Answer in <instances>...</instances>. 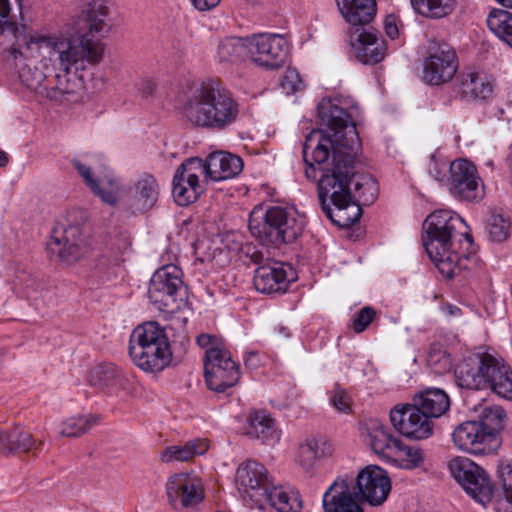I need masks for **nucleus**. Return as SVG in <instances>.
Here are the masks:
<instances>
[{
	"mask_svg": "<svg viewBox=\"0 0 512 512\" xmlns=\"http://www.w3.org/2000/svg\"><path fill=\"white\" fill-rule=\"evenodd\" d=\"M318 116L331 131H311L303 143L305 176L317 182L318 197L324 214L339 227H349L362 214L360 203L375 201L378 186L372 176L356 170L361 141L351 116L330 100L317 106Z\"/></svg>",
	"mask_w": 512,
	"mask_h": 512,
	"instance_id": "nucleus-1",
	"label": "nucleus"
},
{
	"mask_svg": "<svg viewBox=\"0 0 512 512\" xmlns=\"http://www.w3.org/2000/svg\"><path fill=\"white\" fill-rule=\"evenodd\" d=\"M90 9L84 18V25L78 30V37L71 39L60 36L31 37L26 49H44L55 70L59 72L84 71L97 66L103 59L104 48L96 35L107 31L105 17L108 7L96 2L89 4Z\"/></svg>",
	"mask_w": 512,
	"mask_h": 512,
	"instance_id": "nucleus-2",
	"label": "nucleus"
},
{
	"mask_svg": "<svg viewBox=\"0 0 512 512\" xmlns=\"http://www.w3.org/2000/svg\"><path fill=\"white\" fill-rule=\"evenodd\" d=\"M181 114L193 126L223 131L237 121L239 104L221 82L209 79L191 88Z\"/></svg>",
	"mask_w": 512,
	"mask_h": 512,
	"instance_id": "nucleus-3",
	"label": "nucleus"
},
{
	"mask_svg": "<svg viewBox=\"0 0 512 512\" xmlns=\"http://www.w3.org/2000/svg\"><path fill=\"white\" fill-rule=\"evenodd\" d=\"M463 219L450 210H436L423 222L422 242L431 261L446 278L459 274L468 260L454 249V238Z\"/></svg>",
	"mask_w": 512,
	"mask_h": 512,
	"instance_id": "nucleus-4",
	"label": "nucleus"
},
{
	"mask_svg": "<svg viewBox=\"0 0 512 512\" xmlns=\"http://www.w3.org/2000/svg\"><path fill=\"white\" fill-rule=\"evenodd\" d=\"M459 387L479 390L490 388L505 399L512 400V370L489 353H476L464 358L455 368Z\"/></svg>",
	"mask_w": 512,
	"mask_h": 512,
	"instance_id": "nucleus-5",
	"label": "nucleus"
},
{
	"mask_svg": "<svg viewBox=\"0 0 512 512\" xmlns=\"http://www.w3.org/2000/svg\"><path fill=\"white\" fill-rule=\"evenodd\" d=\"M249 230L262 244L280 246L293 242L303 230L296 212L282 206H256L250 213Z\"/></svg>",
	"mask_w": 512,
	"mask_h": 512,
	"instance_id": "nucleus-6",
	"label": "nucleus"
},
{
	"mask_svg": "<svg viewBox=\"0 0 512 512\" xmlns=\"http://www.w3.org/2000/svg\"><path fill=\"white\" fill-rule=\"evenodd\" d=\"M129 355L133 363L145 372H159L172 359L165 329L157 322L137 326L129 340Z\"/></svg>",
	"mask_w": 512,
	"mask_h": 512,
	"instance_id": "nucleus-7",
	"label": "nucleus"
},
{
	"mask_svg": "<svg viewBox=\"0 0 512 512\" xmlns=\"http://www.w3.org/2000/svg\"><path fill=\"white\" fill-rule=\"evenodd\" d=\"M422 80L431 86L449 83L456 75L459 61L455 49L446 42H430L422 63Z\"/></svg>",
	"mask_w": 512,
	"mask_h": 512,
	"instance_id": "nucleus-8",
	"label": "nucleus"
},
{
	"mask_svg": "<svg viewBox=\"0 0 512 512\" xmlns=\"http://www.w3.org/2000/svg\"><path fill=\"white\" fill-rule=\"evenodd\" d=\"M182 278V270L174 264H168L157 269L151 277L148 288V296L151 302L163 311H172L178 308L177 300L182 297L184 292Z\"/></svg>",
	"mask_w": 512,
	"mask_h": 512,
	"instance_id": "nucleus-9",
	"label": "nucleus"
},
{
	"mask_svg": "<svg viewBox=\"0 0 512 512\" xmlns=\"http://www.w3.org/2000/svg\"><path fill=\"white\" fill-rule=\"evenodd\" d=\"M455 480L475 501L485 505L492 500L493 486L486 471L467 457H456L449 463Z\"/></svg>",
	"mask_w": 512,
	"mask_h": 512,
	"instance_id": "nucleus-10",
	"label": "nucleus"
},
{
	"mask_svg": "<svg viewBox=\"0 0 512 512\" xmlns=\"http://www.w3.org/2000/svg\"><path fill=\"white\" fill-rule=\"evenodd\" d=\"M208 179L207 157L205 160L191 157L184 161L176 170L173 177V197L180 206H187L197 200L203 191L199 177Z\"/></svg>",
	"mask_w": 512,
	"mask_h": 512,
	"instance_id": "nucleus-11",
	"label": "nucleus"
},
{
	"mask_svg": "<svg viewBox=\"0 0 512 512\" xmlns=\"http://www.w3.org/2000/svg\"><path fill=\"white\" fill-rule=\"evenodd\" d=\"M449 172L448 187L454 198L473 203L484 198V183L472 162L466 159L455 160L450 163Z\"/></svg>",
	"mask_w": 512,
	"mask_h": 512,
	"instance_id": "nucleus-12",
	"label": "nucleus"
},
{
	"mask_svg": "<svg viewBox=\"0 0 512 512\" xmlns=\"http://www.w3.org/2000/svg\"><path fill=\"white\" fill-rule=\"evenodd\" d=\"M204 376L210 390L224 393L239 382V365L229 350L212 349L204 357Z\"/></svg>",
	"mask_w": 512,
	"mask_h": 512,
	"instance_id": "nucleus-13",
	"label": "nucleus"
},
{
	"mask_svg": "<svg viewBox=\"0 0 512 512\" xmlns=\"http://www.w3.org/2000/svg\"><path fill=\"white\" fill-rule=\"evenodd\" d=\"M353 481L352 492L359 501L370 506L382 505L391 491V480L387 471L377 465L364 467Z\"/></svg>",
	"mask_w": 512,
	"mask_h": 512,
	"instance_id": "nucleus-14",
	"label": "nucleus"
},
{
	"mask_svg": "<svg viewBox=\"0 0 512 512\" xmlns=\"http://www.w3.org/2000/svg\"><path fill=\"white\" fill-rule=\"evenodd\" d=\"M251 60L266 69L281 67L287 55V42L279 34L263 33L248 38Z\"/></svg>",
	"mask_w": 512,
	"mask_h": 512,
	"instance_id": "nucleus-15",
	"label": "nucleus"
},
{
	"mask_svg": "<svg viewBox=\"0 0 512 512\" xmlns=\"http://www.w3.org/2000/svg\"><path fill=\"white\" fill-rule=\"evenodd\" d=\"M166 495L174 509H194L204 499L200 479L188 473H176L166 482Z\"/></svg>",
	"mask_w": 512,
	"mask_h": 512,
	"instance_id": "nucleus-16",
	"label": "nucleus"
},
{
	"mask_svg": "<svg viewBox=\"0 0 512 512\" xmlns=\"http://www.w3.org/2000/svg\"><path fill=\"white\" fill-rule=\"evenodd\" d=\"M40 49H26V43L19 48L12 47L5 55L6 64L17 74L20 84L27 90L37 92L42 88L45 74L37 68L34 53Z\"/></svg>",
	"mask_w": 512,
	"mask_h": 512,
	"instance_id": "nucleus-17",
	"label": "nucleus"
},
{
	"mask_svg": "<svg viewBox=\"0 0 512 512\" xmlns=\"http://www.w3.org/2000/svg\"><path fill=\"white\" fill-rule=\"evenodd\" d=\"M236 483L243 497L258 506L263 505V496L272 484L266 467L255 460H248L238 467Z\"/></svg>",
	"mask_w": 512,
	"mask_h": 512,
	"instance_id": "nucleus-18",
	"label": "nucleus"
},
{
	"mask_svg": "<svg viewBox=\"0 0 512 512\" xmlns=\"http://www.w3.org/2000/svg\"><path fill=\"white\" fill-rule=\"evenodd\" d=\"M390 421L399 433L410 439H426L433 432L432 421L414 404L395 406L390 411Z\"/></svg>",
	"mask_w": 512,
	"mask_h": 512,
	"instance_id": "nucleus-19",
	"label": "nucleus"
},
{
	"mask_svg": "<svg viewBox=\"0 0 512 512\" xmlns=\"http://www.w3.org/2000/svg\"><path fill=\"white\" fill-rule=\"evenodd\" d=\"M489 433L476 420L459 424L452 433L454 445L461 451L473 455H490L498 448Z\"/></svg>",
	"mask_w": 512,
	"mask_h": 512,
	"instance_id": "nucleus-20",
	"label": "nucleus"
},
{
	"mask_svg": "<svg viewBox=\"0 0 512 512\" xmlns=\"http://www.w3.org/2000/svg\"><path fill=\"white\" fill-rule=\"evenodd\" d=\"M48 247L51 252L58 255L61 261L71 264L87 252L88 241L82 227L68 225L60 236L56 235V231L54 232Z\"/></svg>",
	"mask_w": 512,
	"mask_h": 512,
	"instance_id": "nucleus-21",
	"label": "nucleus"
},
{
	"mask_svg": "<svg viewBox=\"0 0 512 512\" xmlns=\"http://www.w3.org/2000/svg\"><path fill=\"white\" fill-rule=\"evenodd\" d=\"M353 483L352 477H338L323 494L324 512H364L352 492Z\"/></svg>",
	"mask_w": 512,
	"mask_h": 512,
	"instance_id": "nucleus-22",
	"label": "nucleus"
},
{
	"mask_svg": "<svg viewBox=\"0 0 512 512\" xmlns=\"http://www.w3.org/2000/svg\"><path fill=\"white\" fill-rule=\"evenodd\" d=\"M350 43L356 59L365 65H375L385 58L386 43L377 31L356 28Z\"/></svg>",
	"mask_w": 512,
	"mask_h": 512,
	"instance_id": "nucleus-23",
	"label": "nucleus"
},
{
	"mask_svg": "<svg viewBox=\"0 0 512 512\" xmlns=\"http://www.w3.org/2000/svg\"><path fill=\"white\" fill-rule=\"evenodd\" d=\"M361 434L374 453L390 457L397 450L400 438L377 418H369L361 423Z\"/></svg>",
	"mask_w": 512,
	"mask_h": 512,
	"instance_id": "nucleus-24",
	"label": "nucleus"
},
{
	"mask_svg": "<svg viewBox=\"0 0 512 512\" xmlns=\"http://www.w3.org/2000/svg\"><path fill=\"white\" fill-rule=\"evenodd\" d=\"M253 283L256 290L264 294L285 292L289 280L284 264L267 257L266 262L256 268Z\"/></svg>",
	"mask_w": 512,
	"mask_h": 512,
	"instance_id": "nucleus-25",
	"label": "nucleus"
},
{
	"mask_svg": "<svg viewBox=\"0 0 512 512\" xmlns=\"http://www.w3.org/2000/svg\"><path fill=\"white\" fill-rule=\"evenodd\" d=\"M129 210L132 214H142L155 206L160 194L156 178L151 174L141 175L130 189Z\"/></svg>",
	"mask_w": 512,
	"mask_h": 512,
	"instance_id": "nucleus-26",
	"label": "nucleus"
},
{
	"mask_svg": "<svg viewBox=\"0 0 512 512\" xmlns=\"http://www.w3.org/2000/svg\"><path fill=\"white\" fill-rule=\"evenodd\" d=\"M208 179L222 181L237 176L243 169L242 159L226 151H215L207 156Z\"/></svg>",
	"mask_w": 512,
	"mask_h": 512,
	"instance_id": "nucleus-27",
	"label": "nucleus"
},
{
	"mask_svg": "<svg viewBox=\"0 0 512 512\" xmlns=\"http://www.w3.org/2000/svg\"><path fill=\"white\" fill-rule=\"evenodd\" d=\"M458 94L464 101L487 100L493 94V84L477 72L462 73L458 76Z\"/></svg>",
	"mask_w": 512,
	"mask_h": 512,
	"instance_id": "nucleus-28",
	"label": "nucleus"
},
{
	"mask_svg": "<svg viewBox=\"0 0 512 512\" xmlns=\"http://www.w3.org/2000/svg\"><path fill=\"white\" fill-rule=\"evenodd\" d=\"M244 433L270 446L275 445L281 436L280 431L275 427L274 419L263 411H257L248 416Z\"/></svg>",
	"mask_w": 512,
	"mask_h": 512,
	"instance_id": "nucleus-29",
	"label": "nucleus"
},
{
	"mask_svg": "<svg viewBox=\"0 0 512 512\" xmlns=\"http://www.w3.org/2000/svg\"><path fill=\"white\" fill-rule=\"evenodd\" d=\"M331 444L323 438L311 436L300 444L298 449L297 463L305 473H311L318 460L330 455Z\"/></svg>",
	"mask_w": 512,
	"mask_h": 512,
	"instance_id": "nucleus-30",
	"label": "nucleus"
},
{
	"mask_svg": "<svg viewBox=\"0 0 512 512\" xmlns=\"http://www.w3.org/2000/svg\"><path fill=\"white\" fill-rule=\"evenodd\" d=\"M338 8L352 26L369 24L376 14L375 0H337Z\"/></svg>",
	"mask_w": 512,
	"mask_h": 512,
	"instance_id": "nucleus-31",
	"label": "nucleus"
},
{
	"mask_svg": "<svg viewBox=\"0 0 512 512\" xmlns=\"http://www.w3.org/2000/svg\"><path fill=\"white\" fill-rule=\"evenodd\" d=\"M413 404L432 421L433 418H438L448 411L450 399L445 391L429 388L416 395Z\"/></svg>",
	"mask_w": 512,
	"mask_h": 512,
	"instance_id": "nucleus-32",
	"label": "nucleus"
},
{
	"mask_svg": "<svg viewBox=\"0 0 512 512\" xmlns=\"http://www.w3.org/2000/svg\"><path fill=\"white\" fill-rule=\"evenodd\" d=\"M207 450L208 444L205 439H194L182 445L166 447L160 453V460L163 463H170L174 461L185 462L193 459L195 456L203 455Z\"/></svg>",
	"mask_w": 512,
	"mask_h": 512,
	"instance_id": "nucleus-33",
	"label": "nucleus"
},
{
	"mask_svg": "<svg viewBox=\"0 0 512 512\" xmlns=\"http://www.w3.org/2000/svg\"><path fill=\"white\" fill-rule=\"evenodd\" d=\"M270 504L278 512H299L302 501L298 493L287 492L280 486H271L263 496V504Z\"/></svg>",
	"mask_w": 512,
	"mask_h": 512,
	"instance_id": "nucleus-34",
	"label": "nucleus"
},
{
	"mask_svg": "<svg viewBox=\"0 0 512 512\" xmlns=\"http://www.w3.org/2000/svg\"><path fill=\"white\" fill-rule=\"evenodd\" d=\"M33 445L34 440L31 434L23 428L0 429V454L2 455H8L13 452H27Z\"/></svg>",
	"mask_w": 512,
	"mask_h": 512,
	"instance_id": "nucleus-35",
	"label": "nucleus"
},
{
	"mask_svg": "<svg viewBox=\"0 0 512 512\" xmlns=\"http://www.w3.org/2000/svg\"><path fill=\"white\" fill-rule=\"evenodd\" d=\"M55 75V85L44 87L46 96L54 101H70L72 97L78 94L81 83L75 77H71L70 72Z\"/></svg>",
	"mask_w": 512,
	"mask_h": 512,
	"instance_id": "nucleus-36",
	"label": "nucleus"
},
{
	"mask_svg": "<svg viewBox=\"0 0 512 512\" xmlns=\"http://www.w3.org/2000/svg\"><path fill=\"white\" fill-rule=\"evenodd\" d=\"M505 411L499 406L485 407L476 422L484 428L485 433H489L496 442V447L501 446L499 432L504 427Z\"/></svg>",
	"mask_w": 512,
	"mask_h": 512,
	"instance_id": "nucleus-37",
	"label": "nucleus"
},
{
	"mask_svg": "<svg viewBox=\"0 0 512 512\" xmlns=\"http://www.w3.org/2000/svg\"><path fill=\"white\" fill-rule=\"evenodd\" d=\"M118 369L113 363H103L90 371L89 382L100 391L109 394L115 393V379L118 376Z\"/></svg>",
	"mask_w": 512,
	"mask_h": 512,
	"instance_id": "nucleus-38",
	"label": "nucleus"
},
{
	"mask_svg": "<svg viewBox=\"0 0 512 512\" xmlns=\"http://www.w3.org/2000/svg\"><path fill=\"white\" fill-rule=\"evenodd\" d=\"M489 29L512 48V13L506 10H493L488 18Z\"/></svg>",
	"mask_w": 512,
	"mask_h": 512,
	"instance_id": "nucleus-39",
	"label": "nucleus"
},
{
	"mask_svg": "<svg viewBox=\"0 0 512 512\" xmlns=\"http://www.w3.org/2000/svg\"><path fill=\"white\" fill-rule=\"evenodd\" d=\"M411 4L423 16L442 18L453 11L455 0H411Z\"/></svg>",
	"mask_w": 512,
	"mask_h": 512,
	"instance_id": "nucleus-40",
	"label": "nucleus"
},
{
	"mask_svg": "<svg viewBox=\"0 0 512 512\" xmlns=\"http://www.w3.org/2000/svg\"><path fill=\"white\" fill-rule=\"evenodd\" d=\"M248 52V38L227 37L218 45V57L221 61L235 62Z\"/></svg>",
	"mask_w": 512,
	"mask_h": 512,
	"instance_id": "nucleus-41",
	"label": "nucleus"
},
{
	"mask_svg": "<svg viewBox=\"0 0 512 512\" xmlns=\"http://www.w3.org/2000/svg\"><path fill=\"white\" fill-rule=\"evenodd\" d=\"M502 492L492 496L493 508L496 512H512V467L506 466L501 472Z\"/></svg>",
	"mask_w": 512,
	"mask_h": 512,
	"instance_id": "nucleus-42",
	"label": "nucleus"
},
{
	"mask_svg": "<svg viewBox=\"0 0 512 512\" xmlns=\"http://www.w3.org/2000/svg\"><path fill=\"white\" fill-rule=\"evenodd\" d=\"M94 415H79L67 418L61 423L60 434L65 437H79L98 422Z\"/></svg>",
	"mask_w": 512,
	"mask_h": 512,
	"instance_id": "nucleus-43",
	"label": "nucleus"
},
{
	"mask_svg": "<svg viewBox=\"0 0 512 512\" xmlns=\"http://www.w3.org/2000/svg\"><path fill=\"white\" fill-rule=\"evenodd\" d=\"M16 284L23 289L26 297L30 300L44 299V294L47 293L45 282L25 271H20L17 274Z\"/></svg>",
	"mask_w": 512,
	"mask_h": 512,
	"instance_id": "nucleus-44",
	"label": "nucleus"
},
{
	"mask_svg": "<svg viewBox=\"0 0 512 512\" xmlns=\"http://www.w3.org/2000/svg\"><path fill=\"white\" fill-rule=\"evenodd\" d=\"M486 230L491 241L502 243L510 237L512 222L508 216L492 214L487 220Z\"/></svg>",
	"mask_w": 512,
	"mask_h": 512,
	"instance_id": "nucleus-45",
	"label": "nucleus"
},
{
	"mask_svg": "<svg viewBox=\"0 0 512 512\" xmlns=\"http://www.w3.org/2000/svg\"><path fill=\"white\" fill-rule=\"evenodd\" d=\"M392 456L399 458L406 469L417 468L424 461L423 451L419 446L403 445L401 440L398 442L397 450L393 451Z\"/></svg>",
	"mask_w": 512,
	"mask_h": 512,
	"instance_id": "nucleus-46",
	"label": "nucleus"
},
{
	"mask_svg": "<svg viewBox=\"0 0 512 512\" xmlns=\"http://www.w3.org/2000/svg\"><path fill=\"white\" fill-rule=\"evenodd\" d=\"M426 360L428 366L438 374H443L449 371L452 367L450 355L447 354L446 351H444L438 344L430 346Z\"/></svg>",
	"mask_w": 512,
	"mask_h": 512,
	"instance_id": "nucleus-47",
	"label": "nucleus"
},
{
	"mask_svg": "<svg viewBox=\"0 0 512 512\" xmlns=\"http://www.w3.org/2000/svg\"><path fill=\"white\" fill-rule=\"evenodd\" d=\"M330 393V404L339 412L348 414L352 411V399L348 392L338 383L334 384Z\"/></svg>",
	"mask_w": 512,
	"mask_h": 512,
	"instance_id": "nucleus-48",
	"label": "nucleus"
},
{
	"mask_svg": "<svg viewBox=\"0 0 512 512\" xmlns=\"http://www.w3.org/2000/svg\"><path fill=\"white\" fill-rule=\"evenodd\" d=\"M280 86L287 95H290L302 90L304 82L296 69H288L281 78Z\"/></svg>",
	"mask_w": 512,
	"mask_h": 512,
	"instance_id": "nucleus-49",
	"label": "nucleus"
},
{
	"mask_svg": "<svg viewBox=\"0 0 512 512\" xmlns=\"http://www.w3.org/2000/svg\"><path fill=\"white\" fill-rule=\"evenodd\" d=\"M376 316V311L371 306L361 308L352 319V328L355 333L365 331Z\"/></svg>",
	"mask_w": 512,
	"mask_h": 512,
	"instance_id": "nucleus-50",
	"label": "nucleus"
},
{
	"mask_svg": "<svg viewBox=\"0 0 512 512\" xmlns=\"http://www.w3.org/2000/svg\"><path fill=\"white\" fill-rule=\"evenodd\" d=\"M10 4L8 0H0V34L6 32L17 37L18 26L15 22L8 20Z\"/></svg>",
	"mask_w": 512,
	"mask_h": 512,
	"instance_id": "nucleus-51",
	"label": "nucleus"
},
{
	"mask_svg": "<svg viewBox=\"0 0 512 512\" xmlns=\"http://www.w3.org/2000/svg\"><path fill=\"white\" fill-rule=\"evenodd\" d=\"M239 258L246 263H253L258 266L262 265L266 262V258L264 257L263 252L257 248L254 244L246 242L244 244L240 254H238Z\"/></svg>",
	"mask_w": 512,
	"mask_h": 512,
	"instance_id": "nucleus-52",
	"label": "nucleus"
},
{
	"mask_svg": "<svg viewBox=\"0 0 512 512\" xmlns=\"http://www.w3.org/2000/svg\"><path fill=\"white\" fill-rule=\"evenodd\" d=\"M197 344L205 349V357L207 356V353L211 351L212 349L215 350H227L224 347L223 341L220 337L216 335L211 334H200L197 337Z\"/></svg>",
	"mask_w": 512,
	"mask_h": 512,
	"instance_id": "nucleus-53",
	"label": "nucleus"
},
{
	"mask_svg": "<svg viewBox=\"0 0 512 512\" xmlns=\"http://www.w3.org/2000/svg\"><path fill=\"white\" fill-rule=\"evenodd\" d=\"M222 241L228 251L237 255L240 254L244 244H246V242L243 241V236L235 232L226 233Z\"/></svg>",
	"mask_w": 512,
	"mask_h": 512,
	"instance_id": "nucleus-54",
	"label": "nucleus"
},
{
	"mask_svg": "<svg viewBox=\"0 0 512 512\" xmlns=\"http://www.w3.org/2000/svg\"><path fill=\"white\" fill-rule=\"evenodd\" d=\"M91 191L97 195L104 203L114 206L118 202V197L113 189L105 190L100 187L98 181L94 183V186L89 187Z\"/></svg>",
	"mask_w": 512,
	"mask_h": 512,
	"instance_id": "nucleus-55",
	"label": "nucleus"
},
{
	"mask_svg": "<svg viewBox=\"0 0 512 512\" xmlns=\"http://www.w3.org/2000/svg\"><path fill=\"white\" fill-rule=\"evenodd\" d=\"M450 163L444 160L437 161L434 157L431 159L429 166V173L437 181H442L446 177V172L449 170Z\"/></svg>",
	"mask_w": 512,
	"mask_h": 512,
	"instance_id": "nucleus-56",
	"label": "nucleus"
},
{
	"mask_svg": "<svg viewBox=\"0 0 512 512\" xmlns=\"http://www.w3.org/2000/svg\"><path fill=\"white\" fill-rule=\"evenodd\" d=\"M72 166L77 170L79 175L83 178L85 184L90 187L94 186V183L97 181L91 172V168L86 163H83L80 159H73Z\"/></svg>",
	"mask_w": 512,
	"mask_h": 512,
	"instance_id": "nucleus-57",
	"label": "nucleus"
},
{
	"mask_svg": "<svg viewBox=\"0 0 512 512\" xmlns=\"http://www.w3.org/2000/svg\"><path fill=\"white\" fill-rule=\"evenodd\" d=\"M133 386V377L125 374L122 369H118V376L115 379V393L118 390L129 392Z\"/></svg>",
	"mask_w": 512,
	"mask_h": 512,
	"instance_id": "nucleus-58",
	"label": "nucleus"
},
{
	"mask_svg": "<svg viewBox=\"0 0 512 512\" xmlns=\"http://www.w3.org/2000/svg\"><path fill=\"white\" fill-rule=\"evenodd\" d=\"M384 29L386 32V35L391 38L395 39L399 35L398 27L396 24V18L393 15H389L386 17L384 21Z\"/></svg>",
	"mask_w": 512,
	"mask_h": 512,
	"instance_id": "nucleus-59",
	"label": "nucleus"
},
{
	"mask_svg": "<svg viewBox=\"0 0 512 512\" xmlns=\"http://www.w3.org/2000/svg\"><path fill=\"white\" fill-rule=\"evenodd\" d=\"M137 89L142 97L151 96L155 90V85L150 79H142L137 83Z\"/></svg>",
	"mask_w": 512,
	"mask_h": 512,
	"instance_id": "nucleus-60",
	"label": "nucleus"
},
{
	"mask_svg": "<svg viewBox=\"0 0 512 512\" xmlns=\"http://www.w3.org/2000/svg\"><path fill=\"white\" fill-rule=\"evenodd\" d=\"M199 11H208L219 5L221 0H191Z\"/></svg>",
	"mask_w": 512,
	"mask_h": 512,
	"instance_id": "nucleus-61",
	"label": "nucleus"
},
{
	"mask_svg": "<svg viewBox=\"0 0 512 512\" xmlns=\"http://www.w3.org/2000/svg\"><path fill=\"white\" fill-rule=\"evenodd\" d=\"M244 364L249 369H256L260 365V357L257 352L250 351L244 356Z\"/></svg>",
	"mask_w": 512,
	"mask_h": 512,
	"instance_id": "nucleus-62",
	"label": "nucleus"
},
{
	"mask_svg": "<svg viewBox=\"0 0 512 512\" xmlns=\"http://www.w3.org/2000/svg\"><path fill=\"white\" fill-rule=\"evenodd\" d=\"M118 262L119 260L116 257L110 258L107 257L106 255H101L97 260V267L100 270H105L108 269L110 266L118 265Z\"/></svg>",
	"mask_w": 512,
	"mask_h": 512,
	"instance_id": "nucleus-63",
	"label": "nucleus"
},
{
	"mask_svg": "<svg viewBox=\"0 0 512 512\" xmlns=\"http://www.w3.org/2000/svg\"><path fill=\"white\" fill-rule=\"evenodd\" d=\"M443 309L447 314L451 316H457L461 314V309L458 306L452 304L445 305Z\"/></svg>",
	"mask_w": 512,
	"mask_h": 512,
	"instance_id": "nucleus-64",
	"label": "nucleus"
}]
</instances>
